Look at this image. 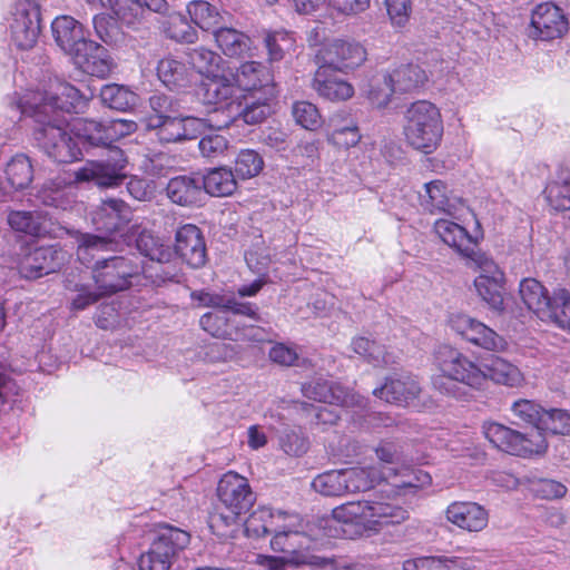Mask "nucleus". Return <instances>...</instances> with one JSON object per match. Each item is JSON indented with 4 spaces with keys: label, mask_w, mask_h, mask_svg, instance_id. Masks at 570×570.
<instances>
[{
    "label": "nucleus",
    "mask_w": 570,
    "mask_h": 570,
    "mask_svg": "<svg viewBox=\"0 0 570 570\" xmlns=\"http://www.w3.org/2000/svg\"><path fill=\"white\" fill-rule=\"evenodd\" d=\"M321 66H328L335 70H346L358 67L366 58L365 49L357 42L333 40L317 55Z\"/></svg>",
    "instance_id": "21"
},
{
    "label": "nucleus",
    "mask_w": 570,
    "mask_h": 570,
    "mask_svg": "<svg viewBox=\"0 0 570 570\" xmlns=\"http://www.w3.org/2000/svg\"><path fill=\"white\" fill-rule=\"evenodd\" d=\"M407 518L406 511L392 499L375 495L372 499L350 501L332 510V520L343 524L348 538L376 533Z\"/></svg>",
    "instance_id": "2"
},
{
    "label": "nucleus",
    "mask_w": 570,
    "mask_h": 570,
    "mask_svg": "<svg viewBox=\"0 0 570 570\" xmlns=\"http://www.w3.org/2000/svg\"><path fill=\"white\" fill-rule=\"evenodd\" d=\"M148 129H158V138L164 142H176L186 139H194L207 126H214L212 120L196 117L170 118L163 115H153L145 120Z\"/></svg>",
    "instance_id": "16"
},
{
    "label": "nucleus",
    "mask_w": 570,
    "mask_h": 570,
    "mask_svg": "<svg viewBox=\"0 0 570 570\" xmlns=\"http://www.w3.org/2000/svg\"><path fill=\"white\" fill-rule=\"evenodd\" d=\"M381 479L382 473L377 471V466H352L320 473L311 485L324 497H344L368 491Z\"/></svg>",
    "instance_id": "7"
},
{
    "label": "nucleus",
    "mask_w": 570,
    "mask_h": 570,
    "mask_svg": "<svg viewBox=\"0 0 570 570\" xmlns=\"http://www.w3.org/2000/svg\"><path fill=\"white\" fill-rule=\"evenodd\" d=\"M519 297L533 315L541 320L549 306L550 295L548 288L537 278L527 277L519 284Z\"/></svg>",
    "instance_id": "36"
},
{
    "label": "nucleus",
    "mask_w": 570,
    "mask_h": 570,
    "mask_svg": "<svg viewBox=\"0 0 570 570\" xmlns=\"http://www.w3.org/2000/svg\"><path fill=\"white\" fill-rule=\"evenodd\" d=\"M543 409L531 400L520 399L512 403L511 413L519 421L532 424V429L540 425Z\"/></svg>",
    "instance_id": "60"
},
{
    "label": "nucleus",
    "mask_w": 570,
    "mask_h": 570,
    "mask_svg": "<svg viewBox=\"0 0 570 570\" xmlns=\"http://www.w3.org/2000/svg\"><path fill=\"white\" fill-rule=\"evenodd\" d=\"M86 106V97L60 79L50 81L49 89L29 91L8 102L11 121L17 122L22 116L32 118L37 145L58 163L79 159L86 145H106V124L82 118H73L70 122L67 118Z\"/></svg>",
    "instance_id": "1"
},
{
    "label": "nucleus",
    "mask_w": 570,
    "mask_h": 570,
    "mask_svg": "<svg viewBox=\"0 0 570 570\" xmlns=\"http://www.w3.org/2000/svg\"><path fill=\"white\" fill-rule=\"evenodd\" d=\"M295 121L307 130H316L321 127L322 117L317 107L308 101H297L293 105Z\"/></svg>",
    "instance_id": "59"
},
{
    "label": "nucleus",
    "mask_w": 570,
    "mask_h": 570,
    "mask_svg": "<svg viewBox=\"0 0 570 570\" xmlns=\"http://www.w3.org/2000/svg\"><path fill=\"white\" fill-rule=\"evenodd\" d=\"M281 449L291 456H302L308 450V440L295 430L284 432L279 438Z\"/></svg>",
    "instance_id": "63"
},
{
    "label": "nucleus",
    "mask_w": 570,
    "mask_h": 570,
    "mask_svg": "<svg viewBox=\"0 0 570 570\" xmlns=\"http://www.w3.org/2000/svg\"><path fill=\"white\" fill-rule=\"evenodd\" d=\"M362 139L358 127L354 121L345 126L335 127L328 135L327 141L337 149L347 150L355 147Z\"/></svg>",
    "instance_id": "55"
},
{
    "label": "nucleus",
    "mask_w": 570,
    "mask_h": 570,
    "mask_svg": "<svg viewBox=\"0 0 570 570\" xmlns=\"http://www.w3.org/2000/svg\"><path fill=\"white\" fill-rule=\"evenodd\" d=\"M164 32L178 42L193 43L197 40V31L181 13L168 14L163 23Z\"/></svg>",
    "instance_id": "51"
},
{
    "label": "nucleus",
    "mask_w": 570,
    "mask_h": 570,
    "mask_svg": "<svg viewBox=\"0 0 570 570\" xmlns=\"http://www.w3.org/2000/svg\"><path fill=\"white\" fill-rule=\"evenodd\" d=\"M421 393L417 380L412 375L390 377L384 385L373 391V394L387 403L410 405Z\"/></svg>",
    "instance_id": "29"
},
{
    "label": "nucleus",
    "mask_w": 570,
    "mask_h": 570,
    "mask_svg": "<svg viewBox=\"0 0 570 570\" xmlns=\"http://www.w3.org/2000/svg\"><path fill=\"white\" fill-rule=\"evenodd\" d=\"M449 326L473 345L491 351L505 352L507 340L484 323L463 313L452 314L449 318Z\"/></svg>",
    "instance_id": "14"
},
{
    "label": "nucleus",
    "mask_w": 570,
    "mask_h": 570,
    "mask_svg": "<svg viewBox=\"0 0 570 570\" xmlns=\"http://www.w3.org/2000/svg\"><path fill=\"white\" fill-rule=\"evenodd\" d=\"M535 430L542 434L543 431L552 434H570V413L559 409L543 410L540 425Z\"/></svg>",
    "instance_id": "53"
},
{
    "label": "nucleus",
    "mask_w": 570,
    "mask_h": 570,
    "mask_svg": "<svg viewBox=\"0 0 570 570\" xmlns=\"http://www.w3.org/2000/svg\"><path fill=\"white\" fill-rule=\"evenodd\" d=\"M51 29L57 45L71 58L90 41L82 24L70 16L57 17Z\"/></svg>",
    "instance_id": "28"
},
{
    "label": "nucleus",
    "mask_w": 570,
    "mask_h": 570,
    "mask_svg": "<svg viewBox=\"0 0 570 570\" xmlns=\"http://www.w3.org/2000/svg\"><path fill=\"white\" fill-rule=\"evenodd\" d=\"M455 560L445 557L422 556L406 559L403 570H454Z\"/></svg>",
    "instance_id": "58"
},
{
    "label": "nucleus",
    "mask_w": 570,
    "mask_h": 570,
    "mask_svg": "<svg viewBox=\"0 0 570 570\" xmlns=\"http://www.w3.org/2000/svg\"><path fill=\"white\" fill-rule=\"evenodd\" d=\"M544 314L540 321L570 332V292L564 288L553 291Z\"/></svg>",
    "instance_id": "40"
},
{
    "label": "nucleus",
    "mask_w": 570,
    "mask_h": 570,
    "mask_svg": "<svg viewBox=\"0 0 570 570\" xmlns=\"http://www.w3.org/2000/svg\"><path fill=\"white\" fill-rule=\"evenodd\" d=\"M168 198L180 206H191L202 202L204 191L200 179L191 176H177L167 184Z\"/></svg>",
    "instance_id": "35"
},
{
    "label": "nucleus",
    "mask_w": 570,
    "mask_h": 570,
    "mask_svg": "<svg viewBox=\"0 0 570 570\" xmlns=\"http://www.w3.org/2000/svg\"><path fill=\"white\" fill-rule=\"evenodd\" d=\"M117 243L110 236L82 234L79 238L77 255L83 264H89L96 254L105 250H115Z\"/></svg>",
    "instance_id": "48"
},
{
    "label": "nucleus",
    "mask_w": 570,
    "mask_h": 570,
    "mask_svg": "<svg viewBox=\"0 0 570 570\" xmlns=\"http://www.w3.org/2000/svg\"><path fill=\"white\" fill-rule=\"evenodd\" d=\"M569 29L563 11L551 2L538 4L531 14L529 36L535 40L551 41L562 38Z\"/></svg>",
    "instance_id": "17"
},
{
    "label": "nucleus",
    "mask_w": 570,
    "mask_h": 570,
    "mask_svg": "<svg viewBox=\"0 0 570 570\" xmlns=\"http://www.w3.org/2000/svg\"><path fill=\"white\" fill-rule=\"evenodd\" d=\"M283 511L273 510L267 507H259L250 513L244 523V531L246 537L253 539L264 538L271 535L274 530L278 517Z\"/></svg>",
    "instance_id": "38"
},
{
    "label": "nucleus",
    "mask_w": 570,
    "mask_h": 570,
    "mask_svg": "<svg viewBox=\"0 0 570 570\" xmlns=\"http://www.w3.org/2000/svg\"><path fill=\"white\" fill-rule=\"evenodd\" d=\"M39 0H16L10 20V33L13 43L22 49H31L40 35Z\"/></svg>",
    "instance_id": "11"
},
{
    "label": "nucleus",
    "mask_w": 570,
    "mask_h": 570,
    "mask_svg": "<svg viewBox=\"0 0 570 570\" xmlns=\"http://www.w3.org/2000/svg\"><path fill=\"white\" fill-rule=\"evenodd\" d=\"M138 264L126 257H110L96 262L92 277L96 288L109 295L129 287L130 278L139 273Z\"/></svg>",
    "instance_id": "12"
},
{
    "label": "nucleus",
    "mask_w": 570,
    "mask_h": 570,
    "mask_svg": "<svg viewBox=\"0 0 570 570\" xmlns=\"http://www.w3.org/2000/svg\"><path fill=\"white\" fill-rule=\"evenodd\" d=\"M188 63L204 79L199 88L202 100L206 105L222 104L230 96L234 88L228 83L224 59L213 50L204 47L188 51Z\"/></svg>",
    "instance_id": "6"
},
{
    "label": "nucleus",
    "mask_w": 570,
    "mask_h": 570,
    "mask_svg": "<svg viewBox=\"0 0 570 570\" xmlns=\"http://www.w3.org/2000/svg\"><path fill=\"white\" fill-rule=\"evenodd\" d=\"M127 159L119 148H109L106 160L88 161L82 168L75 171L76 180L94 181L99 187H114L125 178L124 169Z\"/></svg>",
    "instance_id": "15"
},
{
    "label": "nucleus",
    "mask_w": 570,
    "mask_h": 570,
    "mask_svg": "<svg viewBox=\"0 0 570 570\" xmlns=\"http://www.w3.org/2000/svg\"><path fill=\"white\" fill-rule=\"evenodd\" d=\"M434 232L444 244L463 256L471 257L473 255L474 240L460 224L449 219H438L434 223Z\"/></svg>",
    "instance_id": "34"
},
{
    "label": "nucleus",
    "mask_w": 570,
    "mask_h": 570,
    "mask_svg": "<svg viewBox=\"0 0 570 570\" xmlns=\"http://www.w3.org/2000/svg\"><path fill=\"white\" fill-rule=\"evenodd\" d=\"M240 514L230 511L226 514L223 512L214 513L209 518V527L220 538L234 537L238 529V517Z\"/></svg>",
    "instance_id": "62"
},
{
    "label": "nucleus",
    "mask_w": 570,
    "mask_h": 570,
    "mask_svg": "<svg viewBox=\"0 0 570 570\" xmlns=\"http://www.w3.org/2000/svg\"><path fill=\"white\" fill-rule=\"evenodd\" d=\"M377 471L382 473L380 482L385 481L386 487L391 488L389 492L394 497L414 493L416 490L430 485L432 481L429 473L411 466H402L397 470L377 468Z\"/></svg>",
    "instance_id": "25"
},
{
    "label": "nucleus",
    "mask_w": 570,
    "mask_h": 570,
    "mask_svg": "<svg viewBox=\"0 0 570 570\" xmlns=\"http://www.w3.org/2000/svg\"><path fill=\"white\" fill-rule=\"evenodd\" d=\"M444 122L440 108L428 100L412 102L404 111L403 136L406 145L424 154H433L441 145Z\"/></svg>",
    "instance_id": "3"
},
{
    "label": "nucleus",
    "mask_w": 570,
    "mask_h": 570,
    "mask_svg": "<svg viewBox=\"0 0 570 570\" xmlns=\"http://www.w3.org/2000/svg\"><path fill=\"white\" fill-rule=\"evenodd\" d=\"M386 75L390 76V81L395 88V91L400 94L415 91L428 81L425 70L412 63L401 66L392 73Z\"/></svg>",
    "instance_id": "41"
},
{
    "label": "nucleus",
    "mask_w": 570,
    "mask_h": 570,
    "mask_svg": "<svg viewBox=\"0 0 570 570\" xmlns=\"http://www.w3.org/2000/svg\"><path fill=\"white\" fill-rule=\"evenodd\" d=\"M200 184L204 194L218 197L232 195L237 187L234 173L225 167L209 170L200 179Z\"/></svg>",
    "instance_id": "42"
},
{
    "label": "nucleus",
    "mask_w": 570,
    "mask_h": 570,
    "mask_svg": "<svg viewBox=\"0 0 570 570\" xmlns=\"http://www.w3.org/2000/svg\"><path fill=\"white\" fill-rule=\"evenodd\" d=\"M485 384L488 381L509 389H519L525 384V375L511 361L501 356H491L484 361Z\"/></svg>",
    "instance_id": "33"
},
{
    "label": "nucleus",
    "mask_w": 570,
    "mask_h": 570,
    "mask_svg": "<svg viewBox=\"0 0 570 570\" xmlns=\"http://www.w3.org/2000/svg\"><path fill=\"white\" fill-rule=\"evenodd\" d=\"M271 535V549L287 554L291 564L318 563V558L307 553L313 541L306 534L303 519L298 514L283 511Z\"/></svg>",
    "instance_id": "8"
},
{
    "label": "nucleus",
    "mask_w": 570,
    "mask_h": 570,
    "mask_svg": "<svg viewBox=\"0 0 570 570\" xmlns=\"http://www.w3.org/2000/svg\"><path fill=\"white\" fill-rule=\"evenodd\" d=\"M66 288L77 293L76 297L71 301V309L73 311H82L105 295L98 289L96 292L92 291L88 284L75 283L71 279H67Z\"/></svg>",
    "instance_id": "61"
},
{
    "label": "nucleus",
    "mask_w": 570,
    "mask_h": 570,
    "mask_svg": "<svg viewBox=\"0 0 570 570\" xmlns=\"http://www.w3.org/2000/svg\"><path fill=\"white\" fill-rule=\"evenodd\" d=\"M419 199L422 208L430 214L444 213L456 216L464 207L463 200L441 179L425 183L423 190L419 193Z\"/></svg>",
    "instance_id": "19"
},
{
    "label": "nucleus",
    "mask_w": 570,
    "mask_h": 570,
    "mask_svg": "<svg viewBox=\"0 0 570 570\" xmlns=\"http://www.w3.org/2000/svg\"><path fill=\"white\" fill-rule=\"evenodd\" d=\"M435 361L442 374L434 376L432 384L442 394L458 396L460 389L456 383L474 390L485 386L484 363L479 365L459 350L449 345L440 346Z\"/></svg>",
    "instance_id": "4"
},
{
    "label": "nucleus",
    "mask_w": 570,
    "mask_h": 570,
    "mask_svg": "<svg viewBox=\"0 0 570 570\" xmlns=\"http://www.w3.org/2000/svg\"><path fill=\"white\" fill-rule=\"evenodd\" d=\"M71 59L73 65L83 73L98 78L107 77L112 68V61L107 49L91 40Z\"/></svg>",
    "instance_id": "31"
},
{
    "label": "nucleus",
    "mask_w": 570,
    "mask_h": 570,
    "mask_svg": "<svg viewBox=\"0 0 570 570\" xmlns=\"http://www.w3.org/2000/svg\"><path fill=\"white\" fill-rule=\"evenodd\" d=\"M147 532L150 544L140 556L139 570H170L190 542L187 531L167 523L154 524Z\"/></svg>",
    "instance_id": "5"
},
{
    "label": "nucleus",
    "mask_w": 570,
    "mask_h": 570,
    "mask_svg": "<svg viewBox=\"0 0 570 570\" xmlns=\"http://www.w3.org/2000/svg\"><path fill=\"white\" fill-rule=\"evenodd\" d=\"M191 21L203 30H210L225 21L219 10L205 0H194L187 4Z\"/></svg>",
    "instance_id": "45"
},
{
    "label": "nucleus",
    "mask_w": 570,
    "mask_h": 570,
    "mask_svg": "<svg viewBox=\"0 0 570 570\" xmlns=\"http://www.w3.org/2000/svg\"><path fill=\"white\" fill-rule=\"evenodd\" d=\"M65 262V254L52 247H37L23 254L18 271L23 278L35 279L57 272Z\"/></svg>",
    "instance_id": "20"
},
{
    "label": "nucleus",
    "mask_w": 570,
    "mask_h": 570,
    "mask_svg": "<svg viewBox=\"0 0 570 570\" xmlns=\"http://www.w3.org/2000/svg\"><path fill=\"white\" fill-rule=\"evenodd\" d=\"M476 263L479 275L474 279L475 291L490 309L501 315L505 312L504 273L493 259L485 256H480Z\"/></svg>",
    "instance_id": "13"
},
{
    "label": "nucleus",
    "mask_w": 570,
    "mask_h": 570,
    "mask_svg": "<svg viewBox=\"0 0 570 570\" xmlns=\"http://www.w3.org/2000/svg\"><path fill=\"white\" fill-rule=\"evenodd\" d=\"M482 432L495 448L518 456L542 454L548 448L544 434L539 430L521 433L497 422H484Z\"/></svg>",
    "instance_id": "9"
},
{
    "label": "nucleus",
    "mask_w": 570,
    "mask_h": 570,
    "mask_svg": "<svg viewBox=\"0 0 570 570\" xmlns=\"http://www.w3.org/2000/svg\"><path fill=\"white\" fill-rule=\"evenodd\" d=\"M264 168L263 157L254 149H243L235 159V174L240 179H250Z\"/></svg>",
    "instance_id": "52"
},
{
    "label": "nucleus",
    "mask_w": 570,
    "mask_h": 570,
    "mask_svg": "<svg viewBox=\"0 0 570 570\" xmlns=\"http://www.w3.org/2000/svg\"><path fill=\"white\" fill-rule=\"evenodd\" d=\"M217 46L228 57H240L249 50L250 39L243 32L228 27H218L214 31Z\"/></svg>",
    "instance_id": "43"
},
{
    "label": "nucleus",
    "mask_w": 570,
    "mask_h": 570,
    "mask_svg": "<svg viewBox=\"0 0 570 570\" xmlns=\"http://www.w3.org/2000/svg\"><path fill=\"white\" fill-rule=\"evenodd\" d=\"M137 249L145 257L158 263H167L173 257L170 246L148 232H142L137 238Z\"/></svg>",
    "instance_id": "50"
},
{
    "label": "nucleus",
    "mask_w": 570,
    "mask_h": 570,
    "mask_svg": "<svg viewBox=\"0 0 570 570\" xmlns=\"http://www.w3.org/2000/svg\"><path fill=\"white\" fill-rule=\"evenodd\" d=\"M6 180L12 190H22L33 180L31 159L24 154H17L6 164Z\"/></svg>",
    "instance_id": "39"
},
{
    "label": "nucleus",
    "mask_w": 570,
    "mask_h": 570,
    "mask_svg": "<svg viewBox=\"0 0 570 570\" xmlns=\"http://www.w3.org/2000/svg\"><path fill=\"white\" fill-rule=\"evenodd\" d=\"M101 6L110 8L116 17L127 24H134L142 14L141 0H107L102 1Z\"/></svg>",
    "instance_id": "56"
},
{
    "label": "nucleus",
    "mask_w": 570,
    "mask_h": 570,
    "mask_svg": "<svg viewBox=\"0 0 570 570\" xmlns=\"http://www.w3.org/2000/svg\"><path fill=\"white\" fill-rule=\"evenodd\" d=\"M255 94H246V98L235 100V109L229 108L225 104H213L217 106L215 111L223 110L227 111V120L216 124L217 128L228 126V124L240 117L244 122L248 125H255L263 121L271 112L268 101L273 97L265 99V94L261 92L259 97L255 99Z\"/></svg>",
    "instance_id": "22"
},
{
    "label": "nucleus",
    "mask_w": 570,
    "mask_h": 570,
    "mask_svg": "<svg viewBox=\"0 0 570 570\" xmlns=\"http://www.w3.org/2000/svg\"><path fill=\"white\" fill-rule=\"evenodd\" d=\"M36 197L41 204L62 210L70 209L75 203L72 193L56 183L45 184L38 190Z\"/></svg>",
    "instance_id": "49"
},
{
    "label": "nucleus",
    "mask_w": 570,
    "mask_h": 570,
    "mask_svg": "<svg viewBox=\"0 0 570 570\" xmlns=\"http://www.w3.org/2000/svg\"><path fill=\"white\" fill-rule=\"evenodd\" d=\"M445 517L449 522L470 532L482 531L489 522L488 511L475 502L459 501L451 503Z\"/></svg>",
    "instance_id": "26"
},
{
    "label": "nucleus",
    "mask_w": 570,
    "mask_h": 570,
    "mask_svg": "<svg viewBox=\"0 0 570 570\" xmlns=\"http://www.w3.org/2000/svg\"><path fill=\"white\" fill-rule=\"evenodd\" d=\"M131 219V210L121 199H106L92 213L91 220L98 230L119 232Z\"/></svg>",
    "instance_id": "27"
},
{
    "label": "nucleus",
    "mask_w": 570,
    "mask_h": 570,
    "mask_svg": "<svg viewBox=\"0 0 570 570\" xmlns=\"http://www.w3.org/2000/svg\"><path fill=\"white\" fill-rule=\"evenodd\" d=\"M159 80L169 89L187 87L193 81V72L189 67L176 57H165L157 66Z\"/></svg>",
    "instance_id": "37"
},
{
    "label": "nucleus",
    "mask_w": 570,
    "mask_h": 570,
    "mask_svg": "<svg viewBox=\"0 0 570 570\" xmlns=\"http://www.w3.org/2000/svg\"><path fill=\"white\" fill-rule=\"evenodd\" d=\"M228 83L234 88L232 95L226 97L222 104L235 109V100L246 98V94L263 92L265 99L275 96L274 79L271 70L256 61H248L234 72L232 69L226 71Z\"/></svg>",
    "instance_id": "10"
},
{
    "label": "nucleus",
    "mask_w": 570,
    "mask_h": 570,
    "mask_svg": "<svg viewBox=\"0 0 570 570\" xmlns=\"http://www.w3.org/2000/svg\"><path fill=\"white\" fill-rule=\"evenodd\" d=\"M544 197L556 210L570 209V171L560 173L544 188Z\"/></svg>",
    "instance_id": "44"
},
{
    "label": "nucleus",
    "mask_w": 570,
    "mask_h": 570,
    "mask_svg": "<svg viewBox=\"0 0 570 570\" xmlns=\"http://www.w3.org/2000/svg\"><path fill=\"white\" fill-rule=\"evenodd\" d=\"M336 71L328 66H320L314 76L313 88L327 100L344 101L353 97L354 87L338 77Z\"/></svg>",
    "instance_id": "32"
},
{
    "label": "nucleus",
    "mask_w": 570,
    "mask_h": 570,
    "mask_svg": "<svg viewBox=\"0 0 570 570\" xmlns=\"http://www.w3.org/2000/svg\"><path fill=\"white\" fill-rule=\"evenodd\" d=\"M265 43L269 59L272 61H279L283 59L284 52L292 47L293 39L286 31H276L266 36Z\"/></svg>",
    "instance_id": "64"
},
{
    "label": "nucleus",
    "mask_w": 570,
    "mask_h": 570,
    "mask_svg": "<svg viewBox=\"0 0 570 570\" xmlns=\"http://www.w3.org/2000/svg\"><path fill=\"white\" fill-rule=\"evenodd\" d=\"M303 395L309 400L330 405H338L342 407H363V399L354 393L345 390L341 385H333L325 380L317 379L302 386Z\"/></svg>",
    "instance_id": "23"
},
{
    "label": "nucleus",
    "mask_w": 570,
    "mask_h": 570,
    "mask_svg": "<svg viewBox=\"0 0 570 570\" xmlns=\"http://www.w3.org/2000/svg\"><path fill=\"white\" fill-rule=\"evenodd\" d=\"M394 92L396 91L390 81V76L377 75L371 80L367 98L374 107L384 108L391 101Z\"/></svg>",
    "instance_id": "54"
},
{
    "label": "nucleus",
    "mask_w": 570,
    "mask_h": 570,
    "mask_svg": "<svg viewBox=\"0 0 570 570\" xmlns=\"http://www.w3.org/2000/svg\"><path fill=\"white\" fill-rule=\"evenodd\" d=\"M210 307L220 308L225 312L232 311L239 315H247L253 320L257 318L253 304L237 302L233 295L210 292Z\"/></svg>",
    "instance_id": "57"
},
{
    "label": "nucleus",
    "mask_w": 570,
    "mask_h": 570,
    "mask_svg": "<svg viewBox=\"0 0 570 570\" xmlns=\"http://www.w3.org/2000/svg\"><path fill=\"white\" fill-rule=\"evenodd\" d=\"M45 220L46 215L41 212L14 210L8 215V224L12 229L31 236L46 233Z\"/></svg>",
    "instance_id": "46"
},
{
    "label": "nucleus",
    "mask_w": 570,
    "mask_h": 570,
    "mask_svg": "<svg viewBox=\"0 0 570 570\" xmlns=\"http://www.w3.org/2000/svg\"><path fill=\"white\" fill-rule=\"evenodd\" d=\"M104 105L111 109L126 111L137 104V95L125 86L117 83L106 85L100 90Z\"/></svg>",
    "instance_id": "47"
},
{
    "label": "nucleus",
    "mask_w": 570,
    "mask_h": 570,
    "mask_svg": "<svg viewBox=\"0 0 570 570\" xmlns=\"http://www.w3.org/2000/svg\"><path fill=\"white\" fill-rule=\"evenodd\" d=\"M175 252L193 268L205 265L207 258L206 244L200 229L196 225L185 224L177 229Z\"/></svg>",
    "instance_id": "24"
},
{
    "label": "nucleus",
    "mask_w": 570,
    "mask_h": 570,
    "mask_svg": "<svg viewBox=\"0 0 570 570\" xmlns=\"http://www.w3.org/2000/svg\"><path fill=\"white\" fill-rule=\"evenodd\" d=\"M217 495L227 511L234 513L247 512L255 502V495L248 480L233 471L220 478L217 485Z\"/></svg>",
    "instance_id": "18"
},
{
    "label": "nucleus",
    "mask_w": 570,
    "mask_h": 570,
    "mask_svg": "<svg viewBox=\"0 0 570 570\" xmlns=\"http://www.w3.org/2000/svg\"><path fill=\"white\" fill-rule=\"evenodd\" d=\"M230 321L225 311L209 312L204 314L199 320L200 327L217 338L240 341L252 340L255 335L253 326H243L242 328Z\"/></svg>",
    "instance_id": "30"
}]
</instances>
